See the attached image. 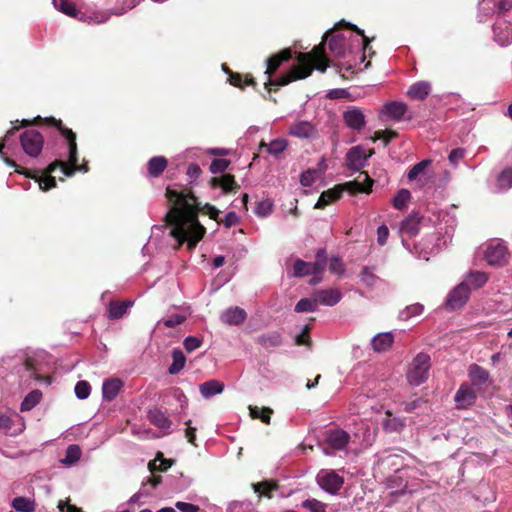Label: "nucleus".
I'll return each instance as SVG.
<instances>
[{
	"label": "nucleus",
	"instance_id": "nucleus-1",
	"mask_svg": "<svg viewBox=\"0 0 512 512\" xmlns=\"http://www.w3.org/2000/svg\"><path fill=\"white\" fill-rule=\"evenodd\" d=\"M166 195L173 202L167 215L172 225L170 233L178 245L187 242L188 248L193 249L205 233V228L198 221L196 197L188 190L177 191L171 188H167Z\"/></svg>",
	"mask_w": 512,
	"mask_h": 512
},
{
	"label": "nucleus",
	"instance_id": "nucleus-2",
	"mask_svg": "<svg viewBox=\"0 0 512 512\" xmlns=\"http://www.w3.org/2000/svg\"><path fill=\"white\" fill-rule=\"evenodd\" d=\"M292 56L291 50L285 49L267 59V69L265 74L268 76L266 86H285L290 82L308 77L315 67L317 70L324 72L328 67L327 58L324 54V44L315 47L311 53H299L297 56L298 64L293 66L289 73L272 80L271 75L285 61Z\"/></svg>",
	"mask_w": 512,
	"mask_h": 512
},
{
	"label": "nucleus",
	"instance_id": "nucleus-3",
	"mask_svg": "<svg viewBox=\"0 0 512 512\" xmlns=\"http://www.w3.org/2000/svg\"><path fill=\"white\" fill-rule=\"evenodd\" d=\"M46 121L49 124L55 126L60 131V133L67 139L68 150H69L68 164L63 161L57 160L48 166V169H47L48 173L54 172L58 167H60L62 173L68 177L74 175V173L76 171H81V170L86 171V169L77 165L78 159H77V144H76L75 133L71 129L64 127L62 125L61 120H57L55 118H47Z\"/></svg>",
	"mask_w": 512,
	"mask_h": 512
},
{
	"label": "nucleus",
	"instance_id": "nucleus-4",
	"mask_svg": "<svg viewBox=\"0 0 512 512\" xmlns=\"http://www.w3.org/2000/svg\"><path fill=\"white\" fill-rule=\"evenodd\" d=\"M430 369V356L426 353H419L413 359L407 372V379L411 385L418 386L428 378Z\"/></svg>",
	"mask_w": 512,
	"mask_h": 512
},
{
	"label": "nucleus",
	"instance_id": "nucleus-5",
	"mask_svg": "<svg viewBox=\"0 0 512 512\" xmlns=\"http://www.w3.org/2000/svg\"><path fill=\"white\" fill-rule=\"evenodd\" d=\"M509 249L504 242L495 240L490 242L485 251L484 259L487 264L494 267H502L508 263L509 260Z\"/></svg>",
	"mask_w": 512,
	"mask_h": 512
},
{
	"label": "nucleus",
	"instance_id": "nucleus-6",
	"mask_svg": "<svg viewBox=\"0 0 512 512\" xmlns=\"http://www.w3.org/2000/svg\"><path fill=\"white\" fill-rule=\"evenodd\" d=\"M20 143L25 154L36 158L42 152L44 137L35 129L26 130L20 135Z\"/></svg>",
	"mask_w": 512,
	"mask_h": 512
},
{
	"label": "nucleus",
	"instance_id": "nucleus-7",
	"mask_svg": "<svg viewBox=\"0 0 512 512\" xmlns=\"http://www.w3.org/2000/svg\"><path fill=\"white\" fill-rule=\"evenodd\" d=\"M316 479L318 485L330 494H336L344 484V478L333 470H320Z\"/></svg>",
	"mask_w": 512,
	"mask_h": 512
},
{
	"label": "nucleus",
	"instance_id": "nucleus-8",
	"mask_svg": "<svg viewBox=\"0 0 512 512\" xmlns=\"http://www.w3.org/2000/svg\"><path fill=\"white\" fill-rule=\"evenodd\" d=\"M470 289L465 282L457 285L447 296L445 305L449 310H457L464 306L469 298Z\"/></svg>",
	"mask_w": 512,
	"mask_h": 512
},
{
	"label": "nucleus",
	"instance_id": "nucleus-9",
	"mask_svg": "<svg viewBox=\"0 0 512 512\" xmlns=\"http://www.w3.org/2000/svg\"><path fill=\"white\" fill-rule=\"evenodd\" d=\"M373 185V180L369 177L367 172L360 171L357 178L353 181H349L344 183L343 185L338 186L339 189H342L354 194L358 192H371Z\"/></svg>",
	"mask_w": 512,
	"mask_h": 512
},
{
	"label": "nucleus",
	"instance_id": "nucleus-10",
	"mask_svg": "<svg viewBox=\"0 0 512 512\" xmlns=\"http://www.w3.org/2000/svg\"><path fill=\"white\" fill-rule=\"evenodd\" d=\"M349 441V433L341 428H333L326 431L325 442L333 450L340 451L346 449Z\"/></svg>",
	"mask_w": 512,
	"mask_h": 512
},
{
	"label": "nucleus",
	"instance_id": "nucleus-11",
	"mask_svg": "<svg viewBox=\"0 0 512 512\" xmlns=\"http://www.w3.org/2000/svg\"><path fill=\"white\" fill-rule=\"evenodd\" d=\"M370 156L371 153L367 154L362 146L352 147L346 155L347 167L353 171H360Z\"/></svg>",
	"mask_w": 512,
	"mask_h": 512
},
{
	"label": "nucleus",
	"instance_id": "nucleus-12",
	"mask_svg": "<svg viewBox=\"0 0 512 512\" xmlns=\"http://www.w3.org/2000/svg\"><path fill=\"white\" fill-rule=\"evenodd\" d=\"M293 276L305 277L312 274H322L323 267L321 262H306L301 259H297L293 266Z\"/></svg>",
	"mask_w": 512,
	"mask_h": 512
},
{
	"label": "nucleus",
	"instance_id": "nucleus-13",
	"mask_svg": "<svg viewBox=\"0 0 512 512\" xmlns=\"http://www.w3.org/2000/svg\"><path fill=\"white\" fill-rule=\"evenodd\" d=\"M349 39L344 33H334L329 40V49L336 57H344L347 52H350Z\"/></svg>",
	"mask_w": 512,
	"mask_h": 512
},
{
	"label": "nucleus",
	"instance_id": "nucleus-14",
	"mask_svg": "<svg viewBox=\"0 0 512 512\" xmlns=\"http://www.w3.org/2000/svg\"><path fill=\"white\" fill-rule=\"evenodd\" d=\"M318 305L334 306L342 299V293L337 288L321 289L314 293Z\"/></svg>",
	"mask_w": 512,
	"mask_h": 512
},
{
	"label": "nucleus",
	"instance_id": "nucleus-15",
	"mask_svg": "<svg viewBox=\"0 0 512 512\" xmlns=\"http://www.w3.org/2000/svg\"><path fill=\"white\" fill-rule=\"evenodd\" d=\"M494 39L501 46L512 43V25L505 21L497 22L493 27Z\"/></svg>",
	"mask_w": 512,
	"mask_h": 512
},
{
	"label": "nucleus",
	"instance_id": "nucleus-16",
	"mask_svg": "<svg viewBox=\"0 0 512 512\" xmlns=\"http://www.w3.org/2000/svg\"><path fill=\"white\" fill-rule=\"evenodd\" d=\"M345 124L353 130H361L365 126V116L363 112L356 107L346 110L343 113Z\"/></svg>",
	"mask_w": 512,
	"mask_h": 512
},
{
	"label": "nucleus",
	"instance_id": "nucleus-17",
	"mask_svg": "<svg viewBox=\"0 0 512 512\" xmlns=\"http://www.w3.org/2000/svg\"><path fill=\"white\" fill-rule=\"evenodd\" d=\"M455 401L460 408H466L474 404L476 393L469 384H462L455 394Z\"/></svg>",
	"mask_w": 512,
	"mask_h": 512
},
{
	"label": "nucleus",
	"instance_id": "nucleus-18",
	"mask_svg": "<svg viewBox=\"0 0 512 512\" xmlns=\"http://www.w3.org/2000/svg\"><path fill=\"white\" fill-rule=\"evenodd\" d=\"M246 317L245 310L236 306L225 310L221 315V320L228 325H240L245 321Z\"/></svg>",
	"mask_w": 512,
	"mask_h": 512
},
{
	"label": "nucleus",
	"instance_id": "nucleus-19",
	"mask_svg": "<svg viewBox=\"0 0 512 512\" xmlns=\"http://www.w3.org/2000/svg\"><path fill=\"white\" fill-rule=\"evenodd\" d=\"M421 217L418 213H412L401 222L400 231L403 235L409 237L415 236L419 232Z\"/></svg>",
	"mask_w": 512,
	"mask_h": 512
},
{
	"label": "nucleus",
	"instance_id": "nucleus-20",
	"mask_svg": "<svg viewBox=\"0 0 512 512\" xmlns=\"http://www.w3.org/2000/svg\"><path fill=\"white\" fill-rule=\"evenodd\" d=\"M394 342V335L391 332H381L375 335L371 340V346L375 352H384L388 350Z\"/></svg>",
	"mask_w": 512,
	"mask_h": 512
},
{
	"label": "nucleus",
	"instance_id": "nucleus-21",
	"mask_svg": "<svg viewBox=\"0 0 512 512\" xmlns=\"http://www.w3.org/2000/svg\"><path fill=\"white\" fill-rule=\"evenodd\" d=\"M406 110H407L406 104H404L403 102H399V101H393V102L386 103L383 106L381 113L384 115H387V117H389L392 120L399 121L404 116Z\"/></svg>",
	"mask_w": 512,
	"mask_h": 512
},
{
	"label": "nucleus",
	"instance_id": "nucleus-22",
	"mask_svg": "<svg viewBox=\"0 0 512 512\" xmlns=\"http://www.w3.org/2000/svg\"><path fill=\"white\" fill-rule=\"evenodd\" d=\"M468 376L475 386L486 384L490 378L489 371L478 364H471L469 366Z\"/></svg>",
	"mask_w": 512,
	"mask_h": 512
},
{
	"label": "nucleus",
	"instance_id": "nucleus-23",
	"mask_svg": "<svg viewBox=\"0 0 512 512\" xmlns=\"http://www.w3.org/2000/svg\"><path fill=\"white\" fill-rule=\"evenodd\" d=\"M289 133L298 138H310L315 134V128L308 121H298L290 126Z\"/></svg>",
	"mask_w": 512,
	"mask_h": 512
},
{
	"label": "nucleus",
	"instance_id": "nucleus-24",
	"mask_svg": "<svg viewBox=\"0 0 512 512\" xmlns=\"http://www.w3.org/2000/svg\"><path fill=\"white\" fill-rule=\"evenodd\" d=\"M122 386L123 382L120 379L111 378L105 380L102 385L103 398L107 401L114 400Z\"/></svg>",
	"mask_w": 512,
	"mask_h": 512
},
{
	"label": "nucleus",
	"instance_id": "nucleus-25",
	"mask_svg": "<svg viewBox=\"0 0 512 512\" xmlns=\"http://www.w3.org/2000/svg\"><path fill=\"white\" fill-rule=\"evenodd\" d=\"M203 398L209 399L214 395L220 394L224 390V384L218 380H209L199 386Z\"/></svg>",
	"mask_w": 512,
	"mask_h": 512
},
{
	"label": "nucleus",
	"instance_id": "nucleus-26",
	"mask_svg": "<svg viewBox=\"0 0 512 512\" xmlns=\"http://www.w3.org/2000/svg\"><path fill=\"white\" fill-rule=\"evenodd\" d=\"M360 281L366 287L373 289L382 280L375 274V267L364 266L359 274Z\"/></svg>",
	"mask_w": 512,
	"mask_h": 512
},
{
	"label": "nucleus",
	"instance_id": "nucleus-27",
	"mask_svg": "<svg viewBox=\"0 0 512 512\" xmlns=\"http://www.w3.org/2000/svg\"><path fill=\"white\" fill-rule=\"evenodd\" d=\"M342 194V189H339L338 186H336L333 189H329L327 191H324L321 193L317 203L315 204L316 209H323L325 206L330 204L331 202L339 199Z\"/></svg>",
	"mask_w": 512,
	"mask_h": 512
},
{
	"label": "nucleus",
	"instance_id": "nucleus-28",
	"mask_svg": "<svg viewBox=\"0 0 512 512\" xmlns=\"http://www.w3.org/2000/svg\"><path fill=\"white\" fill-rule=\"evenodd\" d=\"M148 418L152 424L160 429L168 430L171 426L170 419L159 409L150 410Z\"/></svg>",
	"mask_w": 512,
	"mask_h": 512
},
{
	"label": "nucleus",
	"instance_id": "nucleus-29",
	"mask_svg": "<svg viewBox=\"0 0 512 512\" xmlns=\"http://www.w3.org/2000/svg\"><path fill=\"white\" fill-rule=\"evenodd\" d=\"M211 183L213 186L219 185L224 193L235 191L239 187L231 174H225L220 178L214 177L211 179Z\"/></svg>",
	"mask_w": 512,
	"mask_h": 512
},
{
	"label": "nucleus",
	"instance_id": "nucleus-30",
	"mask_svg": "<svg viewBox=\"0 0 512 512\" xmlns=\"http://www.w3.org/2000/svg\"><path fill=\"white\" fill-rule=\"evenodd\" d=\"M431 85L428 82L420 81L414 83L408 90V95L413 99L423 100L428 96Z\"/></svg>",
	"mask_w": 512,
	"mask_h": 512
},
{
	"label": "nucleus",
	"instance_id": "nucleus-31",
	"mask_svg": "<svg viewBox=\"0 0 512 512\" xmlns=\"http://www.w3.org/2000/svg\"><path fill=\"white\" fill-rule=\"evenodd\" d=\"M488 281V275L481 271H472L466 276L464 281L467 287L471 286L473 289H479L483 287Z\"/></svg>",
	"mask_w": 512,
	"mask_h": 512
},
{
	"label": "nucleus",
	"instance_id": "nucleus-32",
	"mask_svg": "<svg viewBox=\"0 0 512 512\" xmlns=\"http://www.w3.org/2000/svg\"><path fill=\"white\" fill-rule=\"evenodd\" d=\"M167 167V160L162 156L152 157L148 162V172L152 177L160 176Z\"/></svg>",
	"mask_w": 512,
	"mask_h": 512
},
{
	"label": "nucleus",
	"instance_id": "nucleus-33",
	"mask_svg": "<svg viewBox=\"0 0 512 512\" xmlns=\"http://www.w3.org/2000/svg\"><path fill=\"white\" fill-rule=\"evenodd\" d=\"M131 305V302H111L109 305L108 317L113 320L120 319L126 314Z\"/></svg>",
	"mask_w": 512,
	"mask_h": 512
},
{
	"label": "nucleus",
	"instance_id": "nucleus-34",
	"mask_svg": "<svg viewBox=\"0 0 512 512\" xmlns=\"http://www.w3.org/2000/svg\"><path fill=\"white\" fill-rule=\"evenodd\" d=\"M257 342L265 348L277 347L282 344V337L280 333L274 331L259 336Z\"/></svg>",
	"mask_w": 512,
	"mask_h": 512
},
{
	"label": "nucleus",
	"instance_id": "nucleus-35",
	"mask_svg": "<svg viewBox=\"0 0 512 512\" xmlns=\"http://www.w3.org/2000/svg\"><path fill=\"white\" fill-rule=\"evenodd\" d=\"M172 364L170 365L168 371L170 374H178L185 366L186 357L180 349H174L172 351Z\"/></svg>",
	"mask_w": 512,
	"mask_h": 512
},
{
	"label": "nucleus",
	"instance_id": "nucleus-36",
	"mask_svg": "<svg viewBox=\"0 0 512 512\" xmlns=\"http://www.w3.org/2000/svg\"><path fill=\"white\" fill-rule=\"evenodd\" d=\"M52 3L57 10L70 17H76L78 15L76 6L69 0H52Z\"/></svg>",
	"mask_w": 512,
	"mask_h": 512
},
{
	"label": "nucleus",
	"instance_id": "nucleus-37",
	"mask_svg": "<svg viewBox=\"0 0 512 512\" xmlns=\"http://www.w3.org/2000/svg\"><path fill=\"white\" fill-rule=\"evenodd\" d=\"M12 507L19 512H33L35 510V502L20 496L13 499Z\"/></svg>",
	"mask_w": 512,
	"mask_h": 512
},
{
	"label": "nucleus",
	"instance_id": "nucleus-38",
	"mask_svg": "<svg viewBox=\"0 0 512 512\" xmlns=\"http://www.w3.org/2000/svg\"><path fill=\"white\" fill-rule=\"evenodd\" d=\"M42 393L39 390H33L24 398L21 403L22 411H30L33 409L41 400Z\"/></svg>",
	"mask_w": 512,
	"mask_h": 512
},
{
	"label": "nucleus",
	"instance_id": "nucleus-39",
	"mask_svg": "<svg viewBox=\"0 0 512 512\" xmlns=\"http://www.w3.org/2000/svg\"><path fill=\"white\" fill-rule=\"evenodd\" d=\"M81 449L78 445H69L66 449V455L61 459V463L65 465L75 464L81 457Z\"/></svg>",
	"mask_w": 512,
	"mask_h": 512
},
{
	"label": "nucleus",
	"instance_id": "nucleus-40",
	"mask_svg": "<svg viewBox=\"0 0 512 512\" xmlns=\"http://www.w3.org/2000/svg\"><path fill=\"white\" fill-rule=\"evenodd\" d=\"M252 489L255 493L261 496H266L268 498H271L270 492L275 490L277 488V485L270 481H262L259 483H252Z\"/></svg>",
	"mask_w": 512,
	"mask_h": 512
},
{
	"label": "nucleus",
	"instance_id": "nucleus-41",
	"mask_svg": "<svg viewBox=\"0 0 512 512\" xmlns=\"http://www.w3.org/2000/svg\"><path fill=\"white\" fill-rule=\"evenodd\" d=\"M318 308V302L316 297L314 296L313 299L310 298H302L298 301V303L295 306V311L297 313H304V312H314Z\"/></svg>",
	"mask_w": 512,
	"mask_h": 512
},
{
	"label": "nucleus",
	"instance_id": "nucleus-42",
	"mask_svg": "<svg viewBox=\"0 0 512 512\" xmlns=\"http://www.w3.org/2000/svg\"><path fill=\"white\" fill-rule=\"evenodd\" d=\"M411 199V193L407 189H400L392 200V205L395 209L402 210L407 206Z\"/></svg>",
	"mask_w": 512,
	"mask_h": 512
},
{
	"label": "nucleus",
	"instance_id": "nucleus-43",
	"mask_svg": "<svg viewBox=\"0 0 512 512\" xmlns=\"http://www.w3.org/2000/svg\"><path fill=\"white\" fill-rule=\"evenodd\" d=\"M226 72L229 73L230 83L236 87L243 88L245 85H255V81L253 77L246 75L245 80H243L242 75L238 73H232L225 69Z\"/></svg>",
	"mask_w": 512,
	"mask_h": 512
},
{
	"label": "nucleus",
	"instance_id": "nucleus-44",
	"mask_svg": "<svg viewBox=\"0 0 512 512\" xmlns=\"http://www.w3.org/2000/svg\"><path fill=\"white\" fill-rule=\"evenodd\" d=\"M423 312V306L419 303L407 306L399 313L400 320L407 321L414 316H418Z\"/></svg>",
	"mask_w": 512,
	"mask_h": 512
},
{
	"label": "nucleus",
	"instance_id": "nucleus-45",
	"mask_svg": "<svg viewBox=\"0 0 512 512\" xmlns=\"http://www.w3.org/2000/svg\"><path fill=\"white\" fill-rule=\"evenodd\" d=\"M287 141L285 139H275L269 144H266L267 152L271 155L277 156L287 148Z\"/></svg>",
	"mask_w": 512,
	"mask_h": 512
},
{
	"label": "nucleus",
	"instance_id": "nucleus-46",
	"mask_svg": "<svg viewBox=\"0 0 512 512\" xmlns=\"http://www.w3.org/2000/svg\"><path fill=\"white\" fill-rule=\"evenodd\" d=\"M74 391L78 399L84 400L89 397L91 386L87 381H78L75 385Z\"/></svg>",
	"mask_w": 512,
	"mask_h": 512
},
{
	"label": "nucleus",
	"instance_id": "nucleus-47",
	"mask_svg": "<svg viewBox=\"0 0 512 512\" xmlns=\"http://www.w3.org/2000/svg\"><path fill=\"white\" fill-rule=\"evenodd\" d=\"M430 160H422L419 163L415 164L408 172V179L410 181L415 180L420 174H422L425 169L430 165Z\"/></svg>",
	"mask_w": 512,
	"mask_h": 512
},
{
	"label": "nucleus",
	"instance_id": "nucleus-48",
	"mask_svg": "<svg viewBox=\"0 0 512 512\" xmlns=\"http://www.w3.org/2000/svg\"><path fill=\"white\" fill-rule=\"evenodd\" d=\"M302 506L311 512H326L327 505L317 499H307L302 502Z\"/></svg>",
	"mask_w": 512,
	"mask_h": 512
},
{
	"label": "nucleus",
	"instance_id": "nucleus-49",
	"mask_svg": "<svg viewBox=\"0 0 512 512\" xmlns=\"http://www.w3.org/2000/svg\"><path fill=\"white\" fill-rule=\"evenodd\" d=\"M273 203L270 200L260 201L255 207V214L260 217H266L271 214Z\"/></svg>",
	"mask_w": 512,
	"mask_h": 512
},
{
	"label": "nucleus",
	"instance_id": "nucleus-50",
	"mask_svg": "<svg viewBox=\"0 0 512 512\" xmlns=\"http://www.w3.org/2000/svg\"><path fill=\"white\" fill-rule=\"evenodd\" d=\"M318 178V172L316 170L308 169L304 171L300 176V183L302 186H311Z\"/></svg>",
	"mask_w": 512,
	"mask_h": 512
},
{
	"label": "nucleus",
	"instance_id": "nucleus-51",
	"mask_svg": "<svg viewBox=\"0 0 512 512\" xmlns=\"http://www.w3.org/2000/svg\"><path fill=\"white\" fill-rule=\"evenodd\" d=\"M227 159H214L210 164V171L213 174L223 173L229 166Z\"/></svg>",
	"mask_w": 512,
	"mask_h": 512
},
{
	"label": "nucleus",
	"instance_id": "nucleus-52",
	"mask_svg": "<svg viewBox=\"0 0 512 512\" xmlns=\"http://www.w3.org/2000/svg\"><path fill=\"white\" fill-rule=\"evenodd\" d=\"M499 186L505 189L512 187V169H506L498 177Z\"/></svg>",
	"mask_w": 512,
	"mask_h": 512
},
{
	"label": "nucleus",
	"instance_id": "nucleus-53",
	"mask_svg": "<svg viewBox=\"0 0 512 512\" xmlns=\"http://www.w3.org/2000/svg\"><path fill=\"white\" fill-rule=\"evenodd\" d=\"M202 344V339L194 336H188L183 341V346L187 352L198 349Z\"/></svg>",
	"mask_w": 512,
	"mask_h": 512
},
{
	"label": "nucleus",
	"instance_id": "nucleus-54",
	"mask_svg": "<svg viewBox=\"0 0 512 512\" xmlns=\"http://www.w3.org/2000/svg\"><path fill=\"white\" fill-rule=\"evenodd\" d=\"M344 270H345V268H344V264H343V261L341 258L332 257L330 259L329 271L331 273L341 275V274H343Z\"/></svg>",
	"mask_w": 512,
	"mask_h": 512
},
{
	"label": "nucleus",
	"instance_id": "nucleus-55",
	"mask_svg": "<svg viewBox=\"0 0 512 512\" xmlns=\"http://www.w3.org/2000/svg\"><path fill=\"white\" fill-rule=\"evenodd\" d=\"M396 136H397V133L395 131H391V130L377 131V132H375V137L373 138V141L375 142L376 140L381 139L384 141V144L387 145Z\"/></svg>",
	"mask_w": 512,
	"mask_h": 512
},
{
	"label": "nucleus",
	"instance_id": "nucleus-56",
	"mask_svg": "<svg viewBox=\"0 0 512 512\" xmlns=\"http://www.w3.org/2000/svg\"><path fill=\"white\" fill-rule=\"evenodd\" d=\"M465 152L466 151L463 148H455V149H453L450 152L449 156H448L449 162L453 166H457L458 163L464 158Z\"/></svg>",
	"mask_w": 512,
	"mask_h": 512
},
{
	"label": "nucleus",
	"instance_id": "nucleus-57",
	"mask_svg": "<svg viewBox=\"0 0 512 512\" xmlns=\"http://www.w3.org/2000/svg\"><path fill=\"white\" fill-rule=\"evenodd\" d=\"M309 326L305 325L302 329L301 334L297 335L295 338V344L298 346H309L310 345V338H309Z\"/></svg>",
	"mask_w": 512,
	"mask_h": 512
},
{
	"label": "nucleus",
	"instance_id": "nucleus-58",
	"mask_svg": "<svg viewBox=\"0 0 512 512\" xmlns=\"http://www.w3.org/2000/svg\"><path fill=\"white\" fill-rule=\"evenodd\" d=\"M56 186V180L51 175L43 176L39 179V187L43 191H47Z\"/></svg>",
	"mask_w": 512,
	"mask_h": 512
},
{
	"label": "nucleus",
	"instance_id": "nucleus-59",
	"mask_svg": "<svg viewBox=\"0 0 512 512\" xmlns=\"http://www.w3.org/2000/svg\"><path fill=\"white\" fill-rule=\"evenodd\" d=\"M185 321V317L180 314H174L166 319H163V324L168 328H173L177 325H180Z\"/></svg>",
	"mask_w": 512,
	"mask_h": 512
},
{
	"label": "nucleus",
	"instance_id": "nucleus-60",
	"mask_svg": "<svg viewBox=\"0 0 512 512\" xmlns=\"http://www.w3.org/2000/svg\"><path fill=\"white\" fill-rule=\"evenodd\" d=\"M496 2L497 0H480L479 8L485 13H495L496 12Z\"/></svg>",
	"mask_w": 512,
	"mask_h": 512
},
{
	"label": "nucleus",
	"instance_id": "nucleus-61",
	"mask_svg": "<svg viewBox=\"0 0 512 512\" xmlns=\"http://www.w3.org/2000/svg\"><path fill=\"white\" fill-rule=\"evenodd\" d=\"M175 507L180 512H199V510H200V507L198 505H195L192 503H187V502H182V501L176 502Z\"/></svg>",
	"mask_w": 512,
	"mask_h": 512
},
{
	"label": "nucleus",
	"instance_id": "nucleus-62",
	"mask_svg": "<svg viewBox=\"0 0 512 512\" xmlns=\"http://www.w3.org/2000/svg\"><path fill=\"white\" fill-rule=\"evenodd\" d=\"M388 236H389L388 227L384 224L379 226L377 229V241L381 246L386 244Z\"/></svg>",
	"mask_w": 512,
	"mask_h": 512
},
{
	"label": "nucleus",
	"instance_id": "nucleus-63",
	"mask_svg": "<svg viewBox=\"0 0 512 512\" xmlns=\"http://www.w3.org/2000/svg\"><path fill=\"white\" fill-rule=\"evenodd\" d=\"M239 221H240V218L235 212H228L225 215L222 222L224 223L225 227L230 228L232 226L237 225L239 223Z\"/></svg>",
	"mask_w": 512,
	"mask_h": 512
},
{
	"label": "nucleus",
	"instance_id": "nucleus-64",
	"mask_svg": "<svg viewBox=\"0 0 512 512\" xmlns=\"http://www.w3.org/2000/svg\"><path fill=\"white\" fill-rule=\"evenodd\" d=\"M186 430H185V436L186 438L188 439V441L191 443V444H194L195 445V439H196V428L192 427L191 426V420H188L186 422Z\"/></svg>",
	"mask_w": 512,
	"mask_h": 512
}]
</instances>
